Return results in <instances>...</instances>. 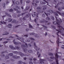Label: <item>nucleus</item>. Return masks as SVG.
Here are the masks:
<instances>
[{"label":"nucleus","instance_id":"nucleus-1","mask_svg":"<svg viewBox=\"0 0 64 64\" xmlns=\"http://www.w3.org/2000/svg\"><path fill=\"white\" fill-rule=\"evenodd\" d=\"M18 40L21 41L22 43H25V44L26 46H25V45H22V47L24 48H23V51L25 53H26V52H27V49H26V48H28V44L27 43L25 42L24 41V38H18Z\"/></svg>","mask_w":64,"mask_h":64},{"label":"nucleus","instance_id":"nucleus-2","mask_svg":"<svg viewBox=\"0 0 64 64\" xmlns=\"http://www.w3.org/2000/svg\"><path fill=\"white\" fill-rule=\"evenodd\" d=\"M55 18H56V22H53V24L54 25H58V27H59V28H62V29L64 30V28L62 27L61 26H60V24H61V23H62V21L61 19H60V20L57 19V17L55 16Z\"/></svg>","mask_w":64,"mask_h":64},{"label":"nucleus","instance_id":"nucleus-3","mask_svg":"<svg viewBox=\"0 0 64 64\" xmlns=\"http://www.w3.org/2000/svg\"><path fill=\"white\" fill-rule=\"evenodd\" d=\"M56 30L57 31H58V32L56 33V34H57V35L58 36V37L57 38V41H56V43L57 44V47L56 48V49H58V48H59V43H60V42H59V35H58V33H60L61 34V33H62V32L61 31V29H59V30Z\"/></svg>","mask_w":64,"mask_h":64},{"label":"nucleus","instance_id":"nucleus-4","mask_svg":"<svg viewBox=\"0 0 64 64\" xmlns=\"http://www.w3.org/2000/svg\"><path fill=\"white\" fill-rule=\"evenodd\" d=\"M56 54L55 55L56 56V64H59L58 63V50H56Z\"/></svg>","mask_w":64,"mask_h":64},{"label":"nucleus","instance_id":"nucleus-5","mask_svg":"<svg viewBox=\"0 0 64 64\" xmlns=\"http://www.w3.org/2000/svg\"><path fill=\"white\" fill-rule=\"evenodd\" d=\"M43 21H40V23H44V22H45V23H46V24L47 25H49V24H50V22H48L46 21L44 19L43 20Z\"/></svg>","mask_w":64,"mask_h":64},{"label":"nucleus","instance_id":"nucleus-6","mask_svg":"<svg viewBox=\"0 0 64 64\" xmlns=\"http://www.w3.org/2000/svg\"><path fill=\"white\" fill-rule=\"evenodd\" d=\"M56 13H58L59 15L61 16L62 17H64V13H62V14L58 11H56Z\"/></svg>","mask_w":64,"mask_h":64},{"label":"nucleus","instance_id":"nucleus-7","mask_svg":"<svg viewBox=\"0 0 64 64\" xmlns=\"http://www.w3.org/2000/svg\"><path fill=\"white\" fill-rule=\"evenodd\" d=\"M34 46L36 48L35 49L36 51H38V50H40V48H37V47L36 46V44H35V43H34Z\"/></svg>","mask_w":64,"mask_h":64},{"label":"nucleus","instance_id":"nucleus-8","mask_svg":"<svg viewBox=\"0 0 64 64\" xmlns=\"http://www.w3.org/2000/svg\"><path fill=\"white\" fill-rule=\"evenodd\" d=\"M21 56L22 57L23 56H28L26 54H23L22 53V52H20V53Z\"/></svg>","mask_w":64,"mask_h":64},{"label":"nucleus","instance_id":"nucleus-9","mask_svg":"<svg viewBox=\"0 0 64 64\" xmlns=\"http://www.w3.org/2000/svg\"><path fill=\"white\" fill-rule=\"evenodd\" d=\"M26 64V63H25L24 62H22V61H19L18 62V64Z\"/></svg>","mask_w":64,"mask_h":64},{"label":"nucleus","instance_id":"nucleus-10","mask_svg":"<svg viewBox=\"0 0 64 64\" xmlns=\"http://www.w3.org/2000/svg\"><path fill=\"white\" fill-rule=\"evenodd\" d=\"M10 48L12 49H13L14 50H16V48H14L13 46H9Z\"/></svg>","mask_w":64,"mask_h":64},{"label":"nucleus","instance_id":"nucleus-11","mask_svg":"<svg viewBox=\"0 0 64 64\" xmlns=\"http://www.w3.org/2000/svg\"><path fill=\"white\" fill-rule=\"evenodd\" d=\"M29 16H30V19H31V14H26V17L27 18H28Z\"/></svg>","mask_w":64,"mask_h":64},{"label":"nucleus","instance_id":"nucleus-12","mask_svg":"<svg viewBox=\"0 0 64 64\" xmlns=\"http://www.w3.org/2000/svg\"><path fill=\"white\" fill-rule=\"evenodd\" d=\"M0 23L1 24H6V22H5L4 21L3 22H0Z\"/></svg>","mask_w":64,"mask_h":64},{"label":"nucleus","instance_id":"nucleus-13","mask_svg":"<svg viewBox=\"0 0 64 64\" xmlns=\"http://www.w3.org/2000/svg\"><path fill=\"white\" fill-rule=\"evenodd\" d=\"M8 22H10L12 21V20L10 18H8Z\"/></svg>","mask_w":64,"mask_h":64},{"label":"nucleus","instance_id":"nucleus-14","mask_svg":"<svg viewBox=\"0 0 64 64\" xmlns=\"http://www.w3.org/2000/svg\"><path fill=\"white\" fill-rule=\"evenodd\" d=\"M48 12H49L50 13H53V11L51 10H49L48 11Z\"/></svg>","mask_w":64,"mask_h":64},{"label":"nucleus","instance_id":"nucleus-15","mask_svg":"<svg viewBox=\"0 0 64 64\" xmlns=\"http://www.w3.org/2000/svg\"><path fill=\"white\" fill-rule=\"evenodd\" d=\"M5 14L7 15L8 16H9L10 17H11V16H10V15L9 14H8L7 13H6Z\"/></svg>","mask_w":64,"mask_h":64},{"label":"nucleus","instance_id":"nucleus-16","mask_svg":"<svg viewBox=\"0 0 64 64\" xmlns=\"http://www.w3.org/2000/svg\"><path fill=\"white\" fill-rule=\"evenodd\" d=\"M48 54L49 55H50V56H53V54L51 53L50 52L48 53Z\"/></svg>","mask_w":64,"mask_h":64},{"label":"nucleus","instance_id":"nucleus-17","mask_svg":"<svg viewBox=\"0 0 64 64\" xmlns=\"http://www.w3.org/2000/svg\"><path fill=\"white\" fill-rule=\"evenodd\" d=\"M43 7H45L43 8V10H45L46 9V6H43Z\"/></svg>","mask_w":64,"mask_h":64},{"label":"nucleus","instance_id":"nucleus-18","mask_svg":"<svg viewBox=\"0 0 64 64\" xmlns=\"http://www.w3.org/2000/svg\"><path fill=\"white\" fill-rule=\"evenodd\" d=\"M2 6H3V8H5V3H3Z\"/></svg>","mask_w":64,"mask_h":64},{"label":"nucleus","instance_id":"nucleus-19","mask_svg":"<svg viewBox=\"0 0 64 64\" xmlns=\"http://www.w3.org/2000/svg\"><path fill=\"white\" fill-rule=\"evenodd\" d=\"M50 59H52V60H54V59H55V58L54 57H50Z\"/></svg>","mask_w":64,"mask_h":64},{"label":"nucleus","instance_id":"nucleus-20","mask_svg":"<svg viewBox=\"0 0 64 64\" xmlns=\"http://www.w3.org/2000/svg\"><path fill=\"white\" fill-rule=\"evenodd\" d=\"M13 55V54L12 53L9 54H8V56H12Z\"/></svg>","mask_w":64,"mask_h":64},{"label":"nucleus","instance_id":"nucleus-21","mask_svg":"<svg viewBox=\"0 0 64 64\" xmlns=\"http://www.w3.org/2000/svg\"><path fill=\"white\" fill-rule=\"evenodd\" d=\"M46 20L49 21V20H50V18L49 17H47L46 18Z\"/></svg>","mask_w":64,"mask_h":64},{"label":"nucleus","instance_id":"nucleus-22","mask_svg":"<svg viewBox=\"0 0 64 64\" xmlns=\"http://www.w3.org/2000/svg\"><path fill=\"white\" fill-rule=\"evenodd\" d=\"M54 15H55L56 16H57L59 17V16H58V14H57L56 13L54 12Z\"/></svg>","mask_w":64,"mask_h":64},{"label":"nucleus","instance_id":"nucleus-23","mask_svg":"<svg viewBox=\"0 0 64 64\" xmlns=\"http://www.w3.org/2000/svg\"><path fill=\"white\" fill-rule=\"evenodd\" d=\"M44 13L45 14H46V16H48V15H50V14L49 13L47 14H46V12H44Z\"/></svg>","mask_w":64,"mask_h":64},{"label":"nucleus","instance_id":"nucleus-24","mask_svg":"<svg viewBox=\"0 0 64 64\" xmlns=\"http://www.w3.org/2000/svg\"><path fill=\"white\" fill-rule=\"evenodd\" d=\"M28 52L29 53H32L33 52V51L32 50H28Z\"/></svg>","mask_w":64,"mask_h":64},{"label":"nucleus","instance_id":"nucleus-25","mask_svg":"<svg viewBox=\"0 0 64 64\" xmlns=\"http://www.w3.org/2000/svg\"><path fill=\"white\" fill-rule=\"evenodd\" d=\"M40 3L41 4H45V2H40Z\"/></svg>","mask_w":64,"mask_h":64},{"label":"nucleus","instance_id":"nucleus-26","mask_svg":"<svg viewBox=\"0 0 64 64\" xmlns=\"http://www.w3.org/2000/svg\"><path fill=\"white\" fill-rule=\"evenodd\" d=\"M43 1H45V2H46V3H47V5H48V6H49V5H48V2H47L46 1V0H43Z\"/></svg>","mask_w":64,"mask_h":64},{"label":"nucleus","instance_id":"nucleus-27","mask_svg":"<svg viewBox=\"0 0 64 64\" xmlns=\"http://www.w3.org/2000/svg\"><path fill=\"white\" fill-rule=\"evenodd\" d=\"M10 12H13V10L12 9H10L9 10Z\"/></svg>","mask_w":64,"mask_h":64},{"label":"nucleus","instance_id":"nucleus-28","mask_svg":"<svg viewBox=\"0 0 64 64\" xmlns=\"http://www.w3.org/2000/svg\"><path fill=\"white\" fill-rule=\"evenodd\" d=\"M50 17L51 18V19H52V20H54V18L53 16H51Z\"/></svg>","mask_w":64,"mask_h":64},{"label":"nucleus","instance_id":"nucleus-29","mask_svg":"<svg viewBox=\"0 0 64 64\" xmlns=\"http://www.w3.org/2000/svg\"><path fill=\"white\" fill-rule=\"evenodd\" d=\"M15 40H14L13 41V42H14V44L15 45H16V42H15Z\"/></svg>","mask_w":64,"mask_h":64},{"label":"nucleus","instance_id":"nucleus-30","mask_svg":"<svg viewBox=\"0 0 64 64\" xmlns=\"http://www.w3.org/2000/svg\"><path fill=\"white\" fill-rule=\"evenodd\" d=\"M30 35H34V34H35L33 33H30Z\"/></svg>","mask_w":64,"mask_h":64},{"label":"nucleus","instance_id":"nucleus-31","mask_svg":"<svg viewBox=\"0 0 64 64\" xmlns=\"http://www.w3.org/2000/svg\"><path fill=\"white\" fill-rule=\"evenodd\" d=\"M8 34H9V33L8 32H6L5 34H3L2 35H8Z\"/></svg>","mask_w":64,"mask_h":64},{"label":"nucleus","instance_id":"nucleus-32","mask_svg":"<svg viewBox=\"0 0 64 64\" xmlns=\"http://www.w3.org/2000/svg\"><path fill=\"white\" fill-rule=\"evenodd\" d=\"M16 49H18V50H20V48L18 46H17L16 47Z\"/></svg>","mask_w":64,"mask_h":64},{"label":"nucleus","instance_id":"nucleus-33","mask_svg":"<svg viewBox=\"0 0 64 64\" xmlns=\"http://www.w3.org/2000/svg\"><path fill=\"white\" fill-rule=\"evenodd\" d=\"M51 27H52L53 28H54V29H56V27L54 26H52Z\"/></svg>","mask_w":64,"mask_h":64},{"label":"nucleus","instance_id":"nucleus-34","mask_svg":"<svg viewBox=\"0 0 64 64\" xmlns=\"http://www.w3.org/2000/svg\"><path fill=\"white\" fill-rule=\"evenodd\" d=\"M16 20H13V21L12 22V23L13 22V23H16Z\"/></svg>","mask_w":64,"mask_h":64},{"label":"nucleus","instance_id":"nucleus-35","mask_svg":"<svg viewBox=\"0 0 64 64\" xmlns=\"http://www.w3.org/2000/svg\"><path fill=\"white\" fill-rule=\"evenodd\" d=\"M29 26L30 28H32V26H31V25L30 24H29Z\"/></svg>","mask_w":64,"mask_h":64},{"label":"nucleus","instance_id":"nucleus-36","mask_svg":"<svg viewBox=\"0 0 64 64\" xmlns=\"http://www.w3.org/2000/svg\"><path fill=\"white\" fill-rule=\"evenodd\" d=\"M42 8L41 7H37V9H41Z\"/></svg>","mask_w":64,"mask_h":64},{"label":"nucleus","instance_id":"nucleus-37","mask_svg":"<svg viewBox=\"0 0 64 64\" xmlns=\"http://www.w3.org/2000/svg\"><path fill=\"white\" fill-rule=\"evenodd\" d=\"M15 0H12V2L14 5H15L14 2Z\"/></svg>","mask_w":64,"mask_h":64},{"label":"nucleus","instance_id":"nucleus-38","mask_svg":"<svg viewBox=\"0 0 64 64\" xmlns=\"http://www.w3.org/2000/svg\"><path fill=\"white\" fill-rule=\"evenodd\" d=\"M30 40H35L33 38H30Z\"/></svg>","mask_w":64,"mask_h":64},{"label":"nucleus","instance_id":"nucleus-39","mask_svg":"<svg viewBox=\"0 0 64 64\" xmlns=\"http://www.w3.org/2000/svg\"><path fill=\"white\" fill-rule=\"evenodd\" d=\"M42 26H43V27H44V28H46V29H47V26H45L44 25H42Z\"/></svg>","mask_w":64,"mask_h":64},{"label":"nucleus","instance_id":"nucleus-40","mask_svg":"<svg viewBox=\"0 0 64 64\" xmlns=\"http://www.w3.org/2000/svg\"><path fill=\"white\" fill-rule=\"evenodd\" d=\"M30 41L29 40H26V42H29Z\"/></svg>","mask_w":64,"mask_h":64},{"label":"nucleus","instance_id":"nucleus-41","mask_svg":"<svg viewBox=\"0 0 64 64\" xmlns=\"http://www.w3.org/2000/svg\"><path fill=\"white\" fill-rule=\"evenodd\" d=\"M58 4H57V6H55V8H57L58 7Z\"/></svg>","mask_w":64,"mask_h":64},{"label":"nucleus","instance_id":"nucleus-42","mask_svg":"<svg viewBox=\"0 0 64 64\" xmlns=\"http://www.w3.org/2000/svg\"><path fill=\"white\" fill-rule=\"evenodd\" d=\"M16 4L17 5L19 4V2H16Z\"/></svg>","mask_w":64,"mask_h":64},{"label":"nucleus","instance_id":"nucleus-43","mask_svg":"<svg viewBox=\"0 0 64 64\" xmlns=\"http://www.w3.org/2000/svg\"><path fill=\"white\" fill-rule=\"evenodd\" d=\"M9 56H6L5 58L6 59H9Z\"/></svg>","mask_w":64,"mask_h":64},{"label":"nucleus","instance_id":"nucleus-44","mask_svg":"<svg viewBox=\"0 0 64 64\" xmlns=\"http://www.w3.org/2000/svg\"><path fill=\"white\" fill-rule=\"evenodd\" d=\"M3 43H5V44H6V43H8V41H6L4 42Z\"/></svg>","mask_w":64,"mask_h":64},{"label":"nucleus","instance_id":"nucleus-45","mask_svg":"<svg viewBox=\"0 0 64 64\" xmlns=\"http://www.w3.org/2000/svg\"><path fill=\"white\" fill-rule=\"evenodd\" d=\"M58 10L59 11H61V9L60 8H58Z\"/></svg>","mask_w":64,"mask_h":64},{"label":"nucleus","instance_id":"nucleus-46","mask_svg":"<svg viewBox=\"0 0 64 64\" xmlns=\"http://www.w3.org/2000/svg\"><path fill=\"white\" fill-rule=\"evenodd\" d=\"M25 18V17H24V18H22V20H26V19Z\"/></svg>","mask_w":64,"mask_h":64},{"label":"nucleus","instance_id":"nucleus-47","mask_svg":"<svg viewBox=\"0 0 64 64\" xmlns=\"http://www.w3.org/2000/svg\"><path fill=\"white\" fill-rule=\"evenodd\" d=\"M42 16L43 17H45V15L44 14H43L42 15Z\"/></svg>","mask_w":64,"mask_h":64},{"label":"nucleus","instance_id":"nucleus-48","mask_svg":"<svg viewBox=\"0 0 64 64\" xmlns=\"http://www.w3.org/2000/svg\"><path fill=\"white\" fill-rule=\"evenodd\" d=\"M20 58V56H18L16 57V59H18V58Z\"/></svg>","mask_w":64,"mask_h":64},{"label":"nucleus","instance_id":"nucleus-49","mask_svg":"<svg viewBox=\"0 0 64 64\" xmlns=\"http://www.w3.org/2000/svg\"><path fill=\"white\" fill-rule=\"evenodd\" d=\"M29 64H33V62H29Z\"/></svg>","mask_w":64,"mask_h":64},{"label":"nucleus","instance_id":"nucleus-50","mask_svg":"<svg viewBox=\"0 0 64 64\" xmlns=\"http://www.w3.org/2000/svg\"><path fill=\"white\" fill-rule=\"evenodd\" d=\"M30 2V1L29 0L26 1V2L27 3H29Z\"/></svg>","mask_w":64,"mask_h":64},{"label":"nucleus","instance_id":"nucleus-51","mask_svg":"<svg viewBox=\"0 0 64 64\" xmlns=\"http://www.w3.org/2000/svg\"><path fill=\"white\" fill-rule=\"evenodd\" d=\"M22 1H23V0H20V3H21V4H22Z\"/></svg>","mask_w":64,"mask_h":64},{"label":"nucleus","instance_id":"nucleus-52","mask_svg":"<svg viewBox=\"0 0 64 64\" xmlns=\"http://www.w3.org/2000/svg\"><path fill=\"white\" fill-rule=\"evenodd\" d=\"M13 58H16V57L15 56H13Z\"/></svg>","mask_w":64,"mask_h":64},{"label":"nucleus","instance_id":"nucleus-53","mask_svg":"<svg viewBox=\"0 0 64 64\" xmlns=\"http://www.w3.org/2000/svg\"><path fill=\"white\" fill-rule=\"evenodd\" d=\"M28 46H29V47H31V44H29L28 45Z\"/></svg>","mask_w":64,"mask_h":64},{"label":"nucleus","instance_id":"nucleus-54","mask_svg":"<svg viewBox=\"0 0 64 64\" xmlns=\"http://www.w3.org/2000/svg\"><path fill=\"white\" fill-rule=\"evenodd\" d=\"M29 30V29L28 28H26V31H28Z\"/></svg>","mask_w":64,"mask_h":64},{"label":"nucleus","instance_id":"nucleus-55","mask_svg":"<svg viewBox=\"0 0 64 64\" xmlns=\"http://www.w3.org/2000/svg\"><path fill=\"white\" fill-rule=\"evenodd\" d=\"M5 16H2V17L3 18V19H4V17H5Z\"/></svg>","mask_w":64,"mask_h":64},{"label":"nucleus","instance_id":"nucleus-56","mask_svg":"<svg viewBox=\"0 0 64 64\" xmlns=\"http://www.w3.org/2000/svg\"><path fill=\"white\" fill-rule=\"evenodd\" d=\"M8 26H12V24H8Z\"/></svg>","mask_w":64,"mask_h":64},{"label":"nucleus","instance_id":"nucleus-57","mask_svg":"<svg viewBox=\"0 0 64 64\" xmlns=\"http://www.w3.org/2000/svg\"><path fill=\"white\" fill-rule=\"evenodd\" d=\"M34 22H35V23H36V19H34Z\"/></svg>","mask_w":64,"mask_h":64},{"label":"nucleus","instance_id":"nucleus-58","mask_svg":"<svg viewBox=\"0 0 64 64\" xmlns=\"http://www.w3.org/2000/svg\"><path fill=\"white\" fill-rule=\"evenodd\" d=\"M20 11H18L17 12V13H20Z\"/></svg>","mask_w":64,"mask_h":64},{"label":"nucleus","instance_id":"nucleus-59","mask_svg":"<svg viewBox=\"0 0 64 64\" xmlns=\"http://www.w3.org/2000/svg\"><path fill=\"white\" fill-rule=\"evenodd\" d=\"M33 60L34 61H36V59L35 58H34L33 59Z\"/></svg>","mask_w":64,"mask_h":64},{"label":"nucleus","instance_id":"nucleus-60","mask_svg":"<svg viewBox=\"0 0 64 64\" xmlns=\"http://www.w3.org/2000/svg\"><path fill=\"white\" fill-rule=\"evenodd\" d=\"M20 16H21V14H18V17H19Z\"/></svg>","mask_w":64,"mask_h":64},{"label":"nucleus","instance_id":"nucleus-61","mask_svg":"<svg viewBox=\"0 0 64 64\" xmlns=\"http://www.w3.org/2000/svg\"><path fill=\"white\" fill-rule=\"evenodd\" d=\"M9 38H14V37H13L11 36H10Z\"/></svg>","mask_w":64,"mask_h":64},{"label":"nucleus","instance_id":"nucleus-62","mask_svg":"<svg viewBox=\"0 0 64 64\" xmlns=\"http://www.w3.org/2000/svg\"><path fill=\"white\" fill-rule=\"evenodd\" d=\"M25 14V13H23L22 14V16H23L24 14Z\"/></svg>","mask_w":64,"mask_h":64},{"label":"nucleus","instance_id":"nucleus-63","mask_svg":"<svg viewBox=\"0 0 64 64\" xmlns=\"http://www.w3.org/2000/svg\"><path fill=\"white\" fill-rule=\"evenodd\" d=\"M14 10L15 11H16V9L15 8H14Z\"/></svg>","mask_w":64,"mask_h":64},{"label":"nucleus","instance_id":"nucleus-64","mask_svg":"<svg viewBox=\"0 0 64 64\" xmlns=\"http://www.w3.org/2000/svg\"><path fill=\"white\" fill-rule=\"evenodd\" d=\"M24 36H26V37H28V35H24Z\"/></svg>","mask_w":64,"mask_h":64}]
</instances>
